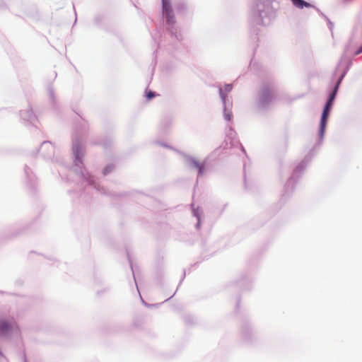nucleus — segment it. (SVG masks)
Here are the masks:
<instances>
[{
  "label": "nucleus",
  "mask_w": 362,
  "mask_h": 362,
  "mask_svg": "<svg viewBox=\"0 0 362 362\" xmlns=\"http://www.w3.org/2000/svg\"><path fill=\"white\" fill-rule=\"evenodd\" d=\"M341 82V79H339L338 81V82L337 83L335 87H334V89L333 90L332 93L330 94L329 95V98L325 106V108L323 110V112H322V117H321V121H320V132H321V134H322L325 131V127H326V124H327V117H328V115H329V111H330V109L332 107V103H333V101L335 98V96H336V94H337V90H338V87H339V85Z\"/></svg>",
  "instance_id": "obj_1"
},
{
  "label": "nucleus",
  "mask_w": 362,
  "mask_h": 362,
  "mask_svg": "<svg viewBox=\"0 0 362 362\" xmlns=\"http://www.w3.org/2000/svg\"><path fill=\"white\" fill-rule=\"evenodd\" d=\"M163 15L166 18L168 25H174L175 23L173 10L169 0H162Z\"/></svg>",
  "instance_id": "obj_2"
},
{
  "label": "nucleus",
  "mask_w": 362,
  "mask_h": 362,
  "mask_svg": "<svg viewBox=\"0 0 362 362\" xmlns=\"http://www.w3.org/2000/svg\"><path fill=\"white\" fill-rule=\"evenodd\" d=\"M12 328L11 324L5 320L0 321V334H7Z\"/></svg>",
  "instance_id": "obj_3"
},
{
  "label": "nucleus",
  "mask_w": 362,
  "mask_h": 362,
  "mask_svg": "<svg viewBox=\"0 0 362 362\" xmlns=\"http://www.w3.org/2000/svg\"><path fill=\"white\" fill-rule=\"evenodd\" d=\"M190 162H191L192 166L194 168L198 170L199 173L200 175H202L204 173V169H205V165H206L204 162L200 163V162H199L198 160H197L196 159H194V158L191 159Z\"/></svg>",
  "instance_id": "obj_4"
},
{
  "label": "nucleus",
  "mask_w": 362,
  "mask_h": 362,
  "mask_svg": "<svg viewBox=\"0 0 362 362\" xmlns=\"http://www.w3.org/2000/svg\"><path fill=\"white\" fill-rule=\"evenodd\" d=\"M291 2L296 7L298 8H303V7H311L310 4L303 0H291Z\"/></svg>",
  "instance_id": "obj_5"
},
{
  "label": "nucleus",
  "mask_w": 362,
  "mask_h": 362,
  "mask_svg": "<svg viewBox=\"0 0 362 362\" xmlns=\"http://www.w3.org/2000/svg\"><path fill=\"white\" fill-rule=\"evenodd\" d=\"M155 96H156L155 93L151 90H149L146 94V98L148 100H151L153 98H154Z\"/></svg>",
  "instance_id": "obj_6"
},
{
  "label": "nucleus",
  "mask_w": 362,
  "mask_h": 362,
  "mask_svg": "<svg viewBox=\"0 0 362 362\" xmlns=\"http://www.w3.org/2000/svg\"><path fill=\"white\" fill-rule=\"evenodd\" d=\"M224 88L226 92H230L232 90V86L230 84L226 85Z\"/></svg>",
  "instance_id": "obj_7"
},
{
  "label": "nucleus",
  "mask_w": 362,
  "mask_h": 362,
  "mask_svg": "<svg viewBox=\"0 0 362 362\" xmlns=\"http://www.w3.org/2000/svg\"><path fill=\"white\" fill-rule=\"evenodd\" d=\"M225 117L227 120H230L231 119V117H232V115L231 114H226L225 115Z\"/></svg>",
  "instance_id": "obj_8"
},
{
  "label": "nucleus",
  "mask_w": 362,
  "mask_h": 362,
  "mask_svg": "<svg viewBox=\"0 0 362 362\" xmlns=\"http://www.w3.org/2000/svg\"><path fill=\"white\" fill-rule=\"evenodd\" d=\"M362 52V45L359 48V49L356 52V54H361Z\"/></svg>",
  "instance_id": "obj_9"
}]
</instances>
